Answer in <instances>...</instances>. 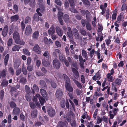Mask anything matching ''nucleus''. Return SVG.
Instances as JSON below:
<instances>
[{"instance_id":"obj_15","label":"nucleus","mask_w":127,"mask_h":127,"mask_svg":"<svg viewBox=\"0 0 127 127\" xmlns=\"http://www.w3.org/2000/svg\"><path fill=\"white\" fill-rule=\"evenodd\" d=\"M73 32L74 35L76 38L78 39L79 38V33L78 30L75 28L73 29Z\"/></svg>"},{"instance_id":"obj_18","label":"nucleus","mask_w":127,"mask_h":127,"mask_svg":"<svg viewBox=\"0 0 127 127\" xmlns=\"http://www.w3.org/2000/svg\"><path fill=\"white\" fill-rule=\"evenodd\" d=\"M68 125V123L66 122H60L58 123V127H64L67 126Z\"/></svg>"},{"instance_id":"obj_63","label":"nucleus","mask_w":127,"mask_h":127,"mask_svg":"<svg viewBox=\"0 0 127 127\" xmlns=\"http://www.w3.org/2000/svg\"><path fill=\"white\" fill-rule=\"evenodd\" d=\"M71 125L72 127H75L76 125V123L75 121H72Z\"/></svg>"},{"instance_id":"obj_31","label":"nucleus","mask_w":127,"mask_h":127,"mask_svg":"<svg viewBox=\"0 0 127 127\" xmlns=\"http://www.w3.org/2000/svg\"><path fill=\"white\" fill-rule=\"evenodd\" d=\"M64 21L66 22H68L69 21V17L68 15L65 14L64 16Z\"/></svg>"},{"instance_id":"obj_45","label":"nucleus","mask_w":127,"mask_h":127,"mask_svg":"<svg viewBox=\"0 0 127 127\" xmlns=\"http://www.w3.org/2000/svg\"><path fill=\"white\" fill-rule=\"evenodd\" d=\"M30 4L31 6L32 7H34L35 4V0H30Z\"/></svg>"},{"instance_id":"obj_42","label":"nucleus","mask_w":127,"mask_h":127,"mask_svg":"<svg viewBox=\"0 0 127 127\" xmlns=\"http://www.w3.org/2000/svg\"><path fill=\"white\" fill-rule=\"evenodd\" d=\"M22 71L23 74L25 75H26L27 73V71L25 67L24 66V65H23V66L22 67Z\"/></svg>"},{"instance_id":"obj_46","label":"nucleus","mask_w":127,"mask_h":127,"mask_svg":"<svg viewBox=\"0 0 127 127\" xmlns=\"http://www.w3.org/2000/svg\"><path fill=\"white\" fill-rule=\"evenodd\" d=\"M7 73V70L6 69H3L1 75L2 77H4L5 76Z\"/></svg>"},{"instance_id":"obj_2","label":"nucleus","mask_w":127,"mask_h":127,"mask_svg":"<svg viewBox=\"0 0 127 127\" xmlns=\"http://www.w3.org/2000/svg\"><path fill=\"white\" fill-rule=\"evenodd\" d=\"M121 81L120 79H117L115 82L112 84V88L115 92H117L118 86L121 85Z\"/></svg>"},{"instance_id":"obj_47","label":"nucleus","mask_w":127,"mask_h":127,"mask_svg":"<svg viewBox=\"0 0 127 127\" xmlns=\"http://www.w3.org/2000/svg\"><path fill=\"white\" fill-rule=\"evenodd\" d=\"M39 101L42 105L45 102V100L43 98L41 97L40 96V98L39 99Z\"/></svg>"},{"instance_id":"obj_58","label":"nucleus","mask_w":127,"mask_h":127,"mask_svg":"<svg viewBox=\"0 0 127 127\" xmlns=\"http://www.w3.org/2000/svg\"><path fill=\"white\" fill-rule=\"evenodd\" d=\"M98 111V109H96L95 111V112L94 113V114L93 115V116L94 118L95 119H96Z\"/></svg>"},{"instance_id":"obj_5","label":"nucleus","mask_w":127,"mask_h":127,"mask_svg":"<svg viewBox=\"0 0 127 127\" xmlns=\"http://www.w3.org/2000/svg\"><path fill=\"white\" fill-rule=\"evenodd\" d=\"M63 94L61 90L60 89H57L56 94V96L57 99L60 100L62 97Z\"/></svg>"},{"instance_id":"obj_1","label":"nucleus","mask_w":127,"mask_h":127,"mask_svg":"<svg viewBox=\"0 0 127 127\" xmlns=\"http://www.w3.org/2000/svg\"><path fill=\"white\" fill-rule=\"evenodd\" d=\"M62 77L65 81V86L66 90L70 92H73V88L70 84V80L68 77L65 74H63Z\"/></svg>"},{"instance_id":"obj_39","label":"nucleus","mask_w":127,"mask_h":127,"mask_svg":"<svg viewBox=\"0 0 127 127\" xmlns=\"http://www.w3.org/2000/svg\"><path fill=\"white\" fill-rule=\"evenodd\" d=\"M9 54H7L5 56L4 58V64L5 65H7L8 60L9 58Z\"/></svg>"},{"instance_id":"obj_3","label":"nucleus","mask_w":127,"mask_h":127,"mask_svg":"<svg viewBox=\"0 0 127 127\" xmlns=\"http://www.w3.org/2000/svg\"><path fill=\"white\" fill-rule=\"evenodd\" d=\"M119 111V109L117 108L113 109L112 111H110L109 112V115L110 118L111 119H112L114 116L116 115L117 112Z\"/></svg>"},{"instance_id":"obj_13","label":"nucleus","mask_w":127,"mask_h":127,"mask_svg":"<svg viewBox=\"0 0 127 127\" xmlns=\"http://www.w3.org/2000/svg\"><path fill=\"white\" fill-rule=\"evenodd\" d=\"M57 34L59 36H61L63 35V32L62 30L59 27H57L55 28Z\"/></svg>"},{"instance_id":"obj_4","label":"nucleus","mask_w":127,"mask_h":127,"mask_svg":"<svg viewBox=\"0 0 127 127\" xmlns=\"http://www.w3.org/2000/svg\"><path fill=\"white\" fill-rule=\"evenodd\" d=\"M32 50L35 53L40 54L41 52V50L40 47L37 44H35L32 48Z\"/></svg>"},{"instance_id":"obj_32","label":"nucleus","mask_w":127,"mask_h":127,"mask_svg":"<svg viewBox=\"0 0 127 127\" xmlns=\"http://www.w3.org/2000/svg\"><path fill=\"white\" fill-rule=\"evenodd\" d=\"M8 82L7 81L5 80H3L2 82L1 86L2 87H5L8 84Z\"/></svg>"},{"instance_id":"obj_37","label":"nucleus","mask_w":127,"mask_h":127,"mask_svg":"<svg viewBox=\"0 0 127 127\" xmlns=\"http://www.w3.org/2000/svg\"><path fill=\"white\" fill-rule=\"evenodd\" d=\"M82 118L83 119H85V118H88L89 120H90V117L87 115V113L86 112L84 113L83 115L82 116Z\"/></svg>"},{"instance_id":"obj_8","label":"nucleus","mask_w":127,"mask_h":127,"mask_svg":"<svg viewBox=\"0 0 127 127\" xmlns=\"http://www.w3.org/2000/svg\"><path fill=\"white\" fill-rule=\"evenodd\" d=\"M53 65L54 67L56 69H58L60 67V63L59 61L57 59H55L53 61Z\"/></svg>"},{"instance_id":"obj_38","label":"nucleus","mask_w":127,"mask_h":127,"mask_svg":"<svg viewBox=\"0 0 127 127\" xmlns=\"http://www.w3.org/2000/svg\"><path fill=\"white\" fill-rule=\"evenodd\" d=\"M59 58L60 61L61 62H64L65 60L64 55L61 54L59 55Z\"/></svg>"},{"instance_id":"obj_33","label":"nucleus","mask_w":127,"mask_h":127,"mask_svg":"<svg viewBox=\"0 0 127 127\" xmlns=\"http://www.w3.org/2000/svg\"><path fill=\"white\" fill-rule=\"evenodd\" d=\"M21 48L20 46L18 45H16L14 46L12 48V50L13 51H18L19 49Z\"/></svg>"},{"instance_id":"obj_55","label":"nucleus","mask_w":127,"mask_h":127,"mask_svg":"<svg viewBox=\"0 0 127 127\" xmlns=\"http://www.w3.org/2000/svg\"><path fill=\"white\" fill-rule=\"evenodd\" d=\"M25 97L27 101H30L31 100V96L28 94L26 95Z\"/></svg>"},{"instance_id":"obj_17","label":"nucleus","mask_w":127,"mask_h":127,"mask_svg":"<svg viewBox=\"0 0 127 127\" xmlns=\"http://www.w3.org/2000/svg\"><path fill=\"white\" fill-rule=\"evenodd\" d=\"M37 110H34L32 111L31 113V116L33 118H35L37 117Z\"/></svg>"},{"instance_id":"obj_27","label":"nucleus","mask_w":127,"mask_h":127,"mask_svg":"<svg viewBox=\"0 0 127 127\" xmlns=\"http://www.w3.org/2000/svg\"><path fill=\"white\" fill-rule=\"evenodd\" d=\"M40 93L45 98L47 96V94L46 91L42 89H41L40 90Z\"/></svg>"},{"instance_id":"obj_22","label":"nucleus","mask_w":127,"mask_h":127,"mask_svg":"<svg viewBox=\"0 0 127 127\" xmlns=\"http://www.w3.org/2000/svg\"><path fill=\"white\" fill-rule=\"evenodd\" d=\"M31 89L33 94H34L35 92H38L39 90L38 87L35 85H34L33 87H32Z\"/></svg>"},{"instance_id":"obj_6","label":"nucleus","mask_w":127,"mask_h":127,"mask_svg":"<svg viewBox=\"0 0 127 127\" xmlns=\"http://www.w3.org/2000/svg\"><path fill=\"white\" fill-rule=\"evenodd\" d=\"M40 98V95L39 94H36L35 96H33L32 97V100L33 101L35 102V104L38 107H40V104L37 102V99H39Z\"/></svg>"},{"instance_id":"obj_35","label":"nucleus","mask_w":127,"mask_h":127,"mask_svg":"<svg viewBox=\"0 0 127 127\" xmlns=\"http://www.w3.org/2000/svg\"><path fill=\"white\" fill-rule=\"evenodd\" d=\"M39 20L42 21L41 19H40L39 18L38 15L37 14H34L33 16V20L36 21H38Z\"/></svg>"},{"instance_id":"obj_43","label":"nucleus","mask_w":127,"mask_h":127,"mask_svg":"<svg viewBox=\"0 0 127 127\" xmlns=\"http://www.w3.org/2000/svg\"><path fill=\"white\" fill-rule=\"evenodd\" d=\"M86 27L87 29L89 31L91 30L92 29L91 25L89 23H87L86 24Z\"/></svg>"},{"instance_id":"obj_12","label":"nucleus","mask_w":127,"mask_h":127,"mask_svg":"<svg viewBox=\"0 0 127 127\" xmlns=\"http://www.w3.org/2000/svg\"><path fill=\"white\" fill-rule=\"evenodd\" d=\"M20 112V108L18 107H15L13 109L12 112V114L14 115H18Z\"/></svg>"},{"instance_id":"obj_50","label":"nucleus","mask_w":127,"mask_h":127,"mask_svg":"<svg viewBox=\"0 0 127 127\" xmlns=\"http://www.w3.org/2000/svg\"><path fill=\"white\" fill-rule=\"evenodd\" d=\"M12 44V39L11 38L9 39L7 43V45L8 46H10Z\"/></svg>"},{"instance_id":"obj_44","label":"nucleus","mask_w":127,"mask_h":127,"mask_svg":"<svg viewBox=\"0 0 127 127\" xmlns=\"http://www.w3.org/2000/svg\"><path fill=\"white\" fill-rule=\"evenodd\" d=\"M63 15V13L62 12H59L58 14V19H62Z\"/></svg>"},{"instance_id":"obj_20","label":"nucleus","mask_w":127,"mask_h":127,"mask_svg":"<svg viewBox=\"0 0 127 127\" xmlns=\"http://www.w3.org/2000/svg\"><path fill=\"white\" fill-rule=\"evenodd\" d=\"M15 90L14 88H11V95L12 96L16 97L18 95L19 93L16 91V90Z\"/></svg>"},{"instance_id":"obj_34","label":"nucleus","mask_w":127,"mask_h":127,"mask_svg":"<svg viewBox=\"0 0 127 127\" xmlns=\"http://www.w3.org/2000/svg\"><path fill=\"white\" fill-rule=\"evenodd\" d=\"M15 42L16 43L21 45H24L25 43V42L23 40H20V38Z\"/></svg>"},{"instance_id":"obj_52","label":"nucleus","mask_w":127,"mask_h":127,"mask_svg":"<svg viewBox=\"0 0 127 127\" xmlns=\"http://www.w3.org/2000/svg\"><path fill=\"white\" fill-rule=\"evenodd\" d=\"M31 61L32 59L30 57L28 58L27 59V65H29L31 62Z\"/></svg>"},{"instance_id":"obj_59","label":"nucleus","mask_w":127,"mask_h":127,"mask_svg":"<svg viewBox=\"0 0 127 127\" xmlns=\"http://www.w3.org/2000/svg\"><path fill=\"white\" fill-rule=\"evenodd\" d=\"M21 29L23 30V31L25 27V25L23 21L21 23Z\"/></svg>"},{"instance_id":"obj_64","label":"nucleus","mask_w":127,"mask_h":127,"mask_svg":"<svg viewBox=\"0 0 127 127\" xmlns=\"http://www.w3.org/2000/svg\"><path fill=\"white\" fill-rule=\"evenodd\" d=\"M29 104L30 107L32 108H34L35 107L34 103L32 102H30L29 103Z\"/></svg>"},{"instance_id":"obj_53","label":"nucleus","mask_w":127,"mask_h":127,"mask_svg":"<svg viewBox=\"0 0 127 127\" xmlns=\"http://www.w3.org/2000/svg\"><path fill=\"white\" fill-rule=\"evenodd\" d=\"M102 121H103L107 123L108 122V118L106 116H103L101 118Z\"/></svg>"},{"instance_id":"obj_25","label":"nucleus","mask_w":127,"mask_h":127,"mask_svg":"<svg viewBox=\"0 0 127 127\" xmlns=\"http://www.w3.org/2000/svg\"><path fill=\"white\" fill-rule=\"evenodd\" d=\"M73 80L77 87L80 89L82 88L81 85L79 82L74 79H73Z\"/></svg>"},{"instance_id":"obj_56","label":"nucleus","mask_w":127,"mask_h":127,"mask_svg":"<svg viewBox=\"0 0 127 127\" xmlns=\"http://www.w3.org/2000/svg\"><path fill=\"white\" fill-rule=\"evenodd\" d=\"M27 67V69L28 71H31L33 69V66L32 65H28Z\"/></svg>"},{"instance_id":"obj_36","label":"nucleus","mask_w":127,"mask_h":127,"mask_svg":"<svg viewBox=\"0 0 127 127\" xmlns=\"http://www.w3.org/2000/svg\"><path fill=\"white\" fill-rule=\"evenodd\" d=\"M27 82L26 79V78L23 77L21 78L20 80V83L23 84H26Z\"/></svg>"},{"instance_id":"obj_61","label":"nucleus","mask_w":127,"mask_h":127,"mask_svg":"<svg viewBox=\"0 0 127 127\" xmlns=\"http://www.w3.org/2000/svg\"><path fill=\"white\" fill-rule=\"evenodd\" d=\"M102 121V119L101 118H100V117H97V122L98 124L101 123Z\"/></svg>"},{"instance_id":"obj_54","label":"nucleus","mask_w":127,"mask_h":127,"mask_svg":"<svg viewBox=\"0 0 127 127\" xmlns=\"http://www.w3.org/2000/svg\"><path fill=\"white\" fill-rule=\"evenodd\" d=\"M7 120L8 123H10L11 122V115L9 114L7 117Z\"/></svg>"},{"instance_id":"obj_19","label":"nucleus","mask_w":127,"mask_h":127,"mask_svg":"<svg viewBox=\"0 0 127 127\" xmlns=\"http://www.w3.org/2000/svg\"><path fill=\"white\" fill-rule=\"evenodd\" d=\"M20 64V62L18 60H16L14 62V68H18Z\"/></svg>"},{"instance_id":"obj_16","label":"nucleus","mask_w":127,"mask_h":127,"mask_svg":"<svg viewBox=\"0 0 127 127\" xmlns=\"http://www.w3.org/2000/svg\"><path fill=\"white\" fill-rule=\"evenodd\" d=\"M39 36V32L38 31L34 32L32 35V38L34 39H37Z\"/></svg>"},{"instance_id":"obj_7","label":"nucleus","mask_w":127,"mask_h":127,"mask_svg":"<svg viewBox=\"0 0 127 127\" xmlns=\"http://www.w3.org/2000/svg\"><path fill=\"white\" fill-rule=\"evenodd\" d=\"M32 29L31 26L30 25H28L26 27L25 31V33L27 35H28L32 33Z\"/></svg>"},{"instance_id":"obj_23","label":"nucleus","mask_w":127,"mask_h":127,"mask_svg":"<svg viewBox=\"0 0 127 127\" xmlns=\"http://www.w3.org/2000/svg\"><path fill=\"white\" fill-rule=\"evenodd\" d=\"M55 32V30L53 26L50 27L48 30V33L49 35H52Z\"/></svg>"},{"instance_id":"obj_9","label":"nucleus","mask_w":127,"mask_h":127,"mask_svg":"<svg viewBox=\"0 0 127 127\" xmlns=\"http://www.w3.org/2000/svg\"><path fill=\"white\" fill-rule=\"evenodd\" d=\"M47 112L49 116L51 117H53L55 114V110L51 107H50L48 109Z\"/></svg>"},{"instance_id":"obj_21","label":"nucleus","mask_w":127,"mask_h":127,"mask_svg":"<svg viewBox=\"0 0 127 127\" xmlns=\"http://www.w3.org/2000/svg\"><path fill=\"white\" fill-rule=\"evenodd\" d=\"M81 13L83 15L86 14V17L87 18H89L90 15V12L88 10L85 11L84 10H82L81 11Z\"/></svg>"},{"instance_id":"obj_41","label":"nucleus","mask_w":127,"mask_h":127,"mask_svg":"<svg viewBox=\"0 0 127 127\" xmlns=\"http://www.w3.org/2000/svg\"><path fill=\"white\" fill-rule=\"evenodd\" d=\"M10 107L11 108H15L16 107V104L13 101H11L9 103Z\"/></svg>"},{"instance_id":"obj_40","label":"nucleus","mask_w":127,"mask_h":127,"mask_svg":"<svg viewBox=\"0 0 127 127\" xmlns=\"http://www.w3.org/2000/svg\"><path fill=\"white\" fill-rule=\"evenodd\" d=\"M80 32L81 34L84 36L86 35L87 34L86 31L83 29H80Z\"/></svg>"},{"instance_id":"obj_26","label":"nucleus","mask_w":127,"mask_h":127,"mask_svg":"<svg viewBox=\"0 0 127 127\" xmlns=\"http://www.w3.org/2000/svg\"><path fill=\"white\" fill-rule=\"evenodd\" d=\"M19 16L17 15H15L12 16L11 17V21L16 22L19 19Z\"/></svg>"},{"instance_id":"obj_60","label":"nucleus","mask_w":127,"mask_h":127,"mask_svg":"<svg viewBox=\"0 0 127 127\" xmlns=\"http://www.w3.org/2000/svg\"><path fill=\"white\" fill-rule=\"evenodd\" d=\"M55 3L58 5L61 6L62 4V2L60 0H55Z\"/></svg>"},{"instance_id":"obj_28","label":"nucleus","mask_w":127,"mask_h":127,"mask_svg":"<svg viewBox=\"0 0 127 127\" xmlns=\"http://www.w3.org/2000/svg\"><path fill=\"white\" fill-rule=\"evenodd\" d=\"M107 77L109 81L112 82L114 80L113 77L111 76L110 73H108L107 75Z\"/></svg>"},{"instance_id":"obj_51","label":"nucleus","mask_w":127,"mask_h":127,"mask_svg":"<svg viewBox=\"0 0 127 127\" xmlns=\"http://www.w3.org/2000/svg\"><path fill=\"white\" fill-rule=\"evenodd\" d=\"M23 52L26 55H29L30 54V53L29 51L26 49H23Z\"/></svg>"},{"instance_id":"obj_49","label":"nucleus","mask_w":127,"mask_h":127,"mask_svg":"<svg viewBox=\"0 0 127 127\" xmlns=\"http://www.w3.org/2000/svg\"><path fill=\"white\" fill-rule=\"evenodd\" d=\"M61 105L62 108H64L65 106V101L64 99L61 102Z\"/></svg>"},{"instance_id":"obj_48","label":"nucleus","mask_w":127,"mask_h":127,"mask_svg":"<svg viewBox=\"0 0 127 127\" xmlns=\"http://www.w3.org/2000/svg\"><path fill=\"white\" fill-rule=\"evenodd\" d=\"M31 21V19L30 17H27L25 19V23L27 24Z\"/></svg>"},{"instance_id":"obj_29","label":"nucleus","mask_w":127,"mask_h":127,"mask_svg":"<svg viewBox=\"0 0 127 127\" xmlns=\"http://www.w3.org/2000/svg\"><path fill=\"white\" fill-rule=\"evenodd\" d=\"M42 63L44 66H47L50 65V62L48 61H46L45 59H43L42 60Z\"/></svg>"},{"instance_id":"obj_62","label":"nucleus","mask_w":127,"mask_h":127,"mask_svg":"<svg viewBox=\"0 0 127 127\" xmlns=\"http://www.w3.org/2000/svg\"><path fill=\"white\" fill-rule=\"evenodd\" d=\"M81 79L82 83L83 84L85 82V78L83 75H81Z\"/></svg>"},{"instance_id":"obj_24","label":"nucleus","mask_w":127,"mask_h":127,"mask_svg":"<svg viewBox=\"0 0 127 127\" xmlns=\"http://www.w3.org/2000/svg\"><path fill=\"white\" fill-rule=\"evenodd\" d=\"M60 54H61L60 51L59 49H55L54 50L53 55L55 57H57V54L59 55Z\"/></svg>"},{"instance_id":"obj_10","label":"nucleus","mask_w":127,"mask_h":127,"mask_svg":"<svg viewBox=\"0 0 127 127\" xmlns=\"http://www.w3.org/2000/svg\"><path fill=\"white\" fill-rule=\"evenodd\" d=\"M72 70L74 75L75 78L77 79L79 77V72L76 68L71 67Z\"/></svg>"},{"instance_id":"obj_57","label":"nucleus","mask_w":127,"mask_h":127,"mask_svg":"<svg viewBox=\"0 0 127 127\" xmlns=\"http://www.w3.org/2000/svg\"><path fill=\"white\" fill-rule=\"evenodd\" d=\"M106 19H108L109 16V10L108 9L106 10Z\"/></svg>"},{"instance_id":"obj_14","label":"nucleus","mask_w":127,"mask_h":127,"mask_svg":"<svg viewBox=\"0 0 127 127\" xmlns=\"http://www.w3.org/2000/svg\"><path fill=\"white\" fill-rule=\"evenodd\" d=\"M44 11V7L43 6L41 7H40L39 8H38L36 10V11L38 14L39 16H42V14L40 13V12L42 13Z\"/></svg>"},{"instance_id":"obj_11","label":"nucleus","mask_w":127,"mask_h":127,"mask_svg":"<svg viewBox=\"0 0 127 127\" xmlns=\"http://www.w3.org/2000/svg\"><path fill=\"white\" fill-rule=\"evenodd\" d=\"M13 37L15 40V42L19 39L20 36L19 33L17 31H15L13 33Z\"/></svg>"},{"instance_id":"obj_30","label":"nucleus","mask_w":127,"mask_h":127,"mask_svg":"<svg viewBox=\"0 0 127 127\" xmlns=\"http://www.w3.org/2000/svg\"><path fill=\"white\" fill-rule=\"evenodd\" d=\"M82 55L83 57L87 59L88 58L87 54L86 51L84 50H83L82 51Z\"/></svg>"}]
</instances>
